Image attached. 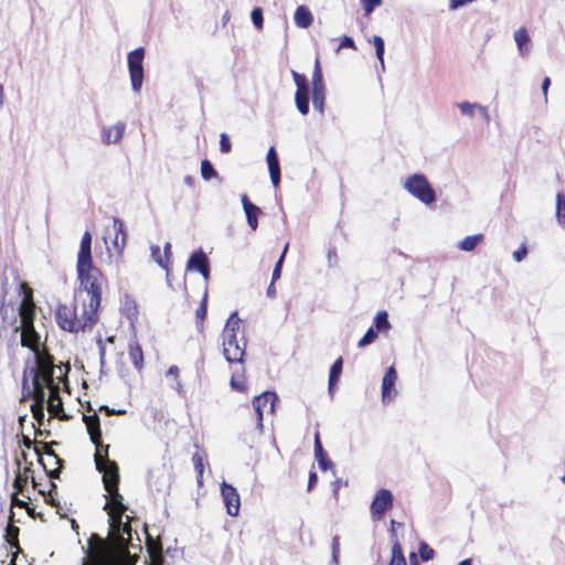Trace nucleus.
<instances>
[{"mask_svg": "<svg viewBox=\"0 0 565 565\" xmlns=\"http://www.w3.org/2000/svg\"><path fill=\"white\" fill-rule=\"evenodd\" d=\"M377 337V331L374 329V327H370L367 331L364 333V335L360 339L358 342L359 348H363L365 345H369L374 342V340Z\"/></svg>", "mask_w": 565, "mask_h": 565, "instance_id": "obj_36", "label": "nucleus"}, {"mask_svg": "<svg viewBox=\"0 0 565 565\" xmlns=\"http://www.w3.org/2000/svg\"><path fill=\"white\" fill-rule=\"evenodd\" d=\"M231 149H232V145H231L227 134L222 132L220 135V151L222 153H228L231 151Z\"/></svg>", "mask_w": 565, "mask_h": 565, "instance_id": "obj_46", "label": "nucleus"}, {"mask_svg": "<svg viewBox=\"0 0 565 565\" xmlns=\"http://www.w3.org/2000/svg\"><path fill=\"white\" fill-rule=\"evenodd\" d=\"M198 271L204 277V279H209V276H210V266H209V264L206 266L200 267Z\"/></svg>", "mask_w": 565, "mask_h": 565, "instance_id": "obj_63", "label": "nucleus"}, {"mask_svg": "<svg viewBox=\"0 0 565 565\" xmlns=\"http://www.w3.org/2000/svg\"><path fill=\"white\" fill-rule=\"evenodd\" d=\"M268 164V170H269V175H270V180H271V183L275 188H277L279 185V182H280V166H279V160L278 161H274V162H267Z\"/></svg>", "mask_w": 565, "mask_h": 565, "instance_id": "obj_33", "label": "nucleus"}, {"mask_svg": "<svg viewBox=\"0 0 565 565\" xmlns=\"http://www.w3.org/2000/svg\"><path fill=\"white\" fill-rule=\"evenodd\" d=\"M323 452H324V449H323L322 444L320 441L319 433L317 431L315 434V456L321 455Z\"/></svg>", "mask_w": 565, "mask_h": 565, "instance_id": "obj_52", "label": "nucleus"}, {"mask_svg": "<svg viewBox=\"0 0 565 565\" xmlns=\"http://www.w3.org/2000/svg\"><path fill=\"white\" fill-rule=\"evenodd\" d=\"M278 401V396L275 392L265 391L262 394L257 395L253 401V406L256 413L257 424L256 427L259 433H263L264 428V408L269 405V412L274 413L275 404Z\"/></svg>", "mask_w": 565, "mask_h": 565, "instance_id": "obj_9", "label": "nucleus"}, {"mask_svg": "<svg viewBox=\"0 0 565 565\" xmlns=\"http://www.w3.org/2000/svg\"><path fill=\"white\" fill-rule=\"evenodd\" d=\"M375 330L377 332L387 331L391 329V323L388 321V315L386 311H379L374 318Z\"/></svg>", "mask_w": 565, "mask_h": 565, "instance_id": "obj_30", "label": "nucleus"}, {"mask_svg": "<svg viewBox=\"0 0 565 565\" xmlns=\"http://www.w3.org/2000/svg\"><path fill=\"white\" fill-rule=\"evenodd\" d=\"M192 461L194 465V469L198 472V483L202 484V477H203V470H204L203 457L199 452H195L192 457Z\"/></svg>", "mask_w": 565, "mask_h": 565, "instance_id": "obj_38", "label": "nucleus"}, {"mask_svg": "<svg viewBox=\"0 0 565 565\" xmlns=\"http://www.w3.org/2000/svg\"><path fill=\"white\" fill-rule=\"evenodd\" d=\"M241 319L235 311L228 317L222 331L223 355L230 363H242L245 355L246 342L241 343L237 339Z\"/></svg>", "mask_w": 565, "mask_h": 565, "instance_id": "obj_4", "label": "nucleus"}, {"mask_svg": "<svg viewBox=\"0 0 565 565\" xmlns=\"http://www.w3.org/2000/svg\"><path fill=\"white\" fill-rule=\"evenodd\" d=\"M473 0H451V9H458L461 6L472 2Z\"/></svg>", "mask_w": 565, "mask_h": 565, "instance_id": "obj_60", "label": "nucleus"}, {"mask_svg": "<svg viewBox=\"0 0 565 565\" xmlns=\"http://www.w3.org/2000/svg\"><path fill=\"white\" fill-rule=\"evenodd\" d=\"M151 256L153 258V260L162 268L167 269L168 270V260H163L162 257H161V250H160V247L158 245H152L151 246Z\"/></svg>", "mask_w": 565, "mask_h": 565, "instance_id": "obj_43", "label": "nucleus"}, {"mask_svg": "<svg viewBox=\"0 0 565 565\" xmlns=\"http://www.w3.org/2000/svg\"><path fill=\"white\" fill-rule=\"evenodd\" d=\"M47 409L51 414L54 416L61 417V413L63 412V403L60 396H57V399L54 401H47Z\"/></svg>", "mask_w": 565, "mask_h": 565, "instance_id": "obj_41", "label": "nucleus"}, {"mask_svg": "<svg viewBox=\"0 0 565 565\" xmlns=\"http://www.w3.org/2000/svg\"><path fill=\"white\" fill-rule=\"evenodd\" d=\"M216 171L214 169V167L212 166V163L207 160V159H204L202 162H201V175L204 180H210L211 178L213 177H216Z\"/></svg>", "mask_w": 565, "mask_h": 565, "instance_id": "obj_35", "label": "nucleus"}, {"mask_svg": "<svg viewBox=\"0 0 565 565\" xmlns=\"http://www.w3.org/2000/svg\"><path fill=\"white\" fill-rule=\"evenodd\" d=\"M363 9L366 14H370L374 9L382 3V0H361Z\"/></svg>", "mask_w": 565, "mask_h": 565, "instance_id": "obj_48", "label": "nucleus"}, {"mask_svg": "<svg viewBox=\"0 0 565 565\" xmlns=\"http://www.w3.org/2000/svg\"><path fill=\"white\" fill-rule=\"evenodd\" d=\"M209 264L207 257L205 253L200 248L199 250L194 252L186 264L188 270H199L200 267L206 266Z\"/></svg>", "mask_w": 565, "mask_h": 565, "instance_id": "obj_21", "label": "nucleus"}, {"mask_svg": "<svg viewBox=\"0 0 565 565\" xmlns=\"http://www.w3.org/2000/svg\"><path fill=\"white\" fill-rule=\"evenodd\" d=\"M339 554H340V537L339 535H334L331 542V564H339Z\"/></svg>", "mask_w": 565, "mask_h": 565, "instance_id": "obj_40", "label": "nucleus"}, {"mask_svg": "<svg viewBox=\"0 0 565 565\" xmlns=\"http://www.w3.org/2000/svg\"><path fill=\"white\" fill-rule=\"evenodd\" d=\"M295 84L297 86V89L306 90L309 88L307 78L305 75L297 73L296 71H291Z\"/></svg>", "mask_w": 565, "mask_h": 565, "instance_id": "obj_45", "label": "nucleus"}, {"mask_svg": "<svg viewBox=\"0 0 565 565\" xmlns=\"http://www.w3.org/2000/svg\"><path fill=\"white\" fill-rule=\"evenodd\" d=\"M514 41L520 55L527 56L531 52V39L525 28L522 26L514 32Z\"/></svg>", "mask_w": 565, "mask_h": 565, "instance_id": "obj_17", "label": "nucleus"}, {"mask_svg": "<svg viewBox=\"0 0 565 565\" xmlns=\"http://www.w3.org/2000/svg\"><path fill=\"white\" fill-rule=\"evenodd\" d=\"M83 420L90 440L96 447V468L103 473L104 488L108 493L104 510L109 516L110 527L119 532L116 543L105 541L96 533L92 534L86 553L92 558L94 565H124V559L129 554L125 535L129 539L131 537V527L128 523L122 522V515L127 507L124 504L122 495L118 491L119 468L115 461L108 458L109 446L102 445L100 420L97 414L84 415Z\"/></svg>", "mask_w": 565, "mask_h": 565, "instance_id": "obj_1", "label": "nucleus"}, {"mask_svg": "<svg viewBox=\"0 0 565 565\" xmlns=\"http://www.w3.org/2000/svg\"><path fill=\"white\" fill-rule=\"evenodd\" d=\"M35 452L39 455V461L40 463L43 466V468L45 469V471L47 472V475L51 477V478H57L60 471L58 469H55V470H52V471H49L47 470V465L44 462L43 458L41 457V454H40V450L38 448H35Z\"/></svg>", "mask_w": 565, "mask_h": 565, "instance_id": "obj_50", "label": "nucleus"}, {"mask_svg": "<svg viewBox=\"0 0 565 565\" xmlns=\"http://www.w3.org/2000/svg\"><path fill=\"white\" fill-rule=\"evenodd\" d=\"M482 239V234L466 236L462 241L459 242L458 248L463 252H472Z\"/></svg>", "mask_w": 565, "mask_h": 565, "instance_id": "obj_25", "label": "nucleus"}, {"mask_svg": "<svg viewBox=\"0 0 565 565\" xmlns=\"http://www.w3.org/2000/svg\"><path fill=\"white\" fill-rule=\"evenodd\" d=\"M295 103L301 115L309 113V88L306 90L297 89L295 94Z\"/></svg>", "mask_w": 565, "mask_h": 565, "instance_id": "obj_22", "label": "nucleus"}, {"mask_svg": "<svg viewBox=\"0 0 565 565\" xmlns=\"http://www.w3.org/2000/svg\"><path fill=\"white\" fill-rule=\"evenodd\" d=\"M311 82H312V90L326 89L319 60H316Z\"/></svg>", "mask_w": 565, "mask_h": 565, "instance_id": "obj_31", "label": "nucleus"}, {"mask_svg": "<svg viewBox=\"0 0 565 565\" xmlns=\"http://www.w3.org/2000/svg\"><path fill=\"white\" fill-rule=\"evenodd\" d=\"M113 231L115 235L113 239V246L118 254H121L127 241V232L121 218L113 216Z\"/></svg>", "mask_w": 565, "mask_h": 565, "instance_id": "obj_14", "label": "nucleus"}, {"mask_svg": "<svg viewBox=\"0 0 565 565\" xmlns=\"http://www.w3.org/2000/svg\"><path fill=\"white\" fill-rule=\"evenodd\" d=\"M33 359L34 365L24 370L23 385H25L28 372L32 377V382L52 384L54 382V365L52 358L43 352H35Z\"/></svg>", "mask_w": 565, "mask_h": 565, "instance_id": "obj_5", "label": "nucleus"}, {"mask_svg": "<svg viewBox=\"0 0 565 565\" xmlns=\"http://www.w3.org/2000/svg\"><path fill=\"white\" fill-rule=\"evenodd\" d=\"M76 271L79 286L75 291V301H82V305L88 309V312L98 318L104 276L93 264L92 235L88 231L84 232L81 239Z\"/></svg>", "mask_w": 565, "mask_h": 565, "instance_id": "obj_2", "label": "nucleus"}, {"mask_svg": "<svg viewBox=\"0 0 565 565\" xmlns=\"http://www.w3.org/2000/svg\"><path fill=\"white\" fill-rule=\"evenodd\" d=\"M343 47H352V49L355 47L354 41L351 36L344 35L342 38L339 49H343Z\"/></svg>", "mask_w": 565, "mask_h": 565, "instance_id": "obj_53", "label": "nucleus"}, {"mask_svg": "<svg viewBox=\"0 0 565 565\" xmlns=\"http://www.w3.org/2000/svg\"><path fill=\"white\" fill-rule=\"evenodd\" d=\"M20 291L22 292V300L19 307L21 327L33 324L35 316V305L33 301L32 289L25 284H20Z\"/></svg>", "mask_w": 565, "mask_h": 565, "instance_id": "obj_8", "label": "nucleus"}, {"mask_svg": "<svg viewBox=\"0 0 565 565\" xmlns=\"http://www.w3.org/2000/svg\"><path fill=\"white\" fill-rule=\"evenodd\" d=\"M317 481H318V476H317V473H316V472H313V471H311V472L309 473L308 491H311V490H312V488L316 486Z\"/></svg>", "mask_w": 565, "mask_h": 565, "instance_id": "obj_57", "label": "nucleus"}, {"mask_svg": "<svg viewBox=\"0 0 565 565\" xmlns=\"http://www.w3.org/2000/svg\"><path fill=\"white\" fill-rule=\"evenodd\" d=\"M15 463H17L18 472H17V476L14 478L13 486H14L15 489L22 490L23 487L28 482L29 476L28 475H23L22 471L20 470V467H21V459L20 458L15 459Z\"/></svg>", "mask_w": 565, "mask_h": 565, "instance_id": "obj_34", "label": "nucleus"}, {"mask_svg": "<svg viewBox=\"0 0 565 565\" xmlns=\"http://www.w3.org/2000/svg\"><path fill=\"white\" fill-rule=\"evenodd\" d=\"M122 311L131 322L138 318V305L129 295H126L124 298Z\"/></svg>", "mask_w": 565, "mask_h": 565, "instance_id": "obj_23", "label": "nucleus"}, {"mask_svg": "<svg viewBox=\"0 0 565 565\" xmlns=\"http://www.w3.org/2000/svg\"><path fill=\"white\" fill-rule=\"evenodd\" d=\"M555 216L558 224L565 226V194L563 192L556 194Z\"/></svg>", "mask_w": 565, "mask_h": 565, "instance_id": "obj_27", "label": "nucleus"}, {"mask_svg": "<svg viewBox=\"0 0 565 565\" xmlns=\"http://www.w3.org/2000/svg\"><path fill=\"white\" fill-rule=\"evenodd\" d=\"M478 110L481 113V115L483 116V118L486 119V121H489L490 120V115L488 113V109L487 107L482 106L479 104V107H478Z\"/></svg>", "mask_w": 565, "mask_h": 565, "instance_id": "obj_64", "label": "nucleus"}, {"mask_svg": "<svg viewBox=\"0 0 565 565\" xmlns=\"http://www.w3.org/2000/svg\"><path fill=\"white\" fill-rule=\"evenodd\" d=\"M372 42H373L374 47H375L376 57L380 61L381 71H384L385 70V64H384L385 44H384V40L380 35H373Z\"/></svg>", "mask_w": 565, "mask_h": 565, "instance_id": "obj_28", "label": "nucleus"}, {"mask_svg": "<svg viewBox=\"0 0 565 565\" xmlns=\"http://www.w3.org/2000/svg\"><path fill=\"white\" fill-rule=\"evenodd\" d=\"M397 380V373L394 366H390L382 380V402L384 404L391 403L397 395L395 390V383Z\"/></svg>", "mask_w": 565, "mask_h": 565, "instance_id": "obj_12", "label": "nucleus"}, {"mask_svg": "<svg viewBox=\"0 0 565 565\" xmlns=\"http://www.w3.org/2000/svg\"><path fill=\"white\" fill-rule=\"evenodd\" d=\"M49 390H50V396L47 398V401H56L57 399V396H60V393H58V386L54 384V382L52 383L51 386H49Z\"/></svg>", "mask_w": 565, "mask_h": 565, "instance_id": "obj_54", "label": "nucleus"}, {"mask_svg": "<svg viewBox=\"0 0 565 565\" xmlns=\"http://www.w3.org/2000/svg\"><path fill=\"white\" fill-rule=\"evenodd\" d=\"M294 20L298 28L307 29L311 25L313 17L307 7L300 6L296 9Z\"/></svg>", "mask_w": 565, "mask_h": 565, "instance_id": "obj_20", "label": "nucleus"}, {"mask_svg": "<svg viewBox=\"0 0 565 565\" xmlns=\"http://www.w3.org/2000/svg\"><path fill=\"white\" fill-rule=\"evenodd\" d=\"M100 411H105L107 413V415L125 414L126 413V411H124V409H119L118 412H115L114 409L109 408L107 405H102Z\"/></svg>", "mask_w": 565, "mask_h": 565, "instance_id": "obj_62", "label": "nucleus"}, {"mask_svg": "<svg viewBox=\"0 0 565 565\" xmlns=\"http://www.w3.org/2000/svg\"><path fill=\"white\" fill-rule=\"evenodd\" d=\"M266 160H267V162L278 161V156H277L275 147L271 146L268 149V152H267V156H266Z\"/></svg>", "mask_w": 565, "mask_h": 565, "instance_id": "obj_55", "label": "nucleus"}, {"mask_svg": "<svg viewBox=\"0 0 565 565\" xmlns=\"http://www.w3.org/2000/svg\"><path fill=\"white\" fill-rule=\"evenodd\" d=\"M55 318L61 329L73 333L92 329L98 319L92 316L83 305L81 316H77V303L73 307L60 305L55 310Z\"/></svg>", "mask_w": 565, "mask_h": 565, "instance_id": "obj_3", "label": "nucleus"}, {"mask_svg": "<svg viewBox=\"0 0 565 565\" xmlns=\"http://www.w3.org/2000/svg\"><path fill=\"white\" fill-rule=\"evenodd\" d=\"M326 89L312 90L313 108L320 114H324Z\"/></svg>", "mask_w": 565, "mask_h": 565, "instance_id": "obj_29", "label": "nucleus"}, {"mask_svg": "<svg viewBox=\"0 0 565 565\" xmlns=\"http://www.w3.org/2000/svg\"><path fill=\"white\" fill-rule=\"evenodd\" d=\"M221 493L226 507V512L231 516H236L241 508V499L237 490L232 484L223 481L221 484Z\"/></svg>", "mask_w": 565, "mask_h": 565, "instance_id": "obj_11", "label": "nucleus"}, {"mask_svg": "<svg viewBox=\"0 0 565 565\" xmlns=\"http://www.w3.org/2000/svg\"><path fill=\"white\" fill-rule=\"evenodd\" d=\"M44 406L45 405H40V404H32L31 405V411H32V414H33V417L40 423L42 424L44 417H45V414H44Z\"/></svg>", "mask_w": 565, "mask_h": 565, "instance_id": "obj_47", "label": "nucleus"}, {"mask_svg": "<svg viewBox=\"0 0 565 565\" xmlns=\"http://www.w3.org/2000/svg\"><path fill=\"white\" fill-rule=\"evenodd\" d=\"M21 343L23 347L30 348L33 352H41L39 350L40 337L34 329V324L21 327Z\"/></svg>", "mask_w": 565, "mask_h": 565, "instance_id": "obj_16", "label": "nucleus"}, {"mask_svg": "<svg viewBox=\"0 0 565 565\" xmlns=\"http://www.w3.org/2000/svg\"><path fill=\"white\" fill-rule=\"evenodd\" d=\"M32 385H33L32 394H33V398H34L33 404L45 405V403L47 402L45 390L49 388V386H51L52 384H44L41 382H32Z\"/></svg>", "mask_w": 565, "mask_h": 565, "instance_id": "obj_24", "label": "nucleus"}, {"mask_svg": "<svg viewBox=\"0 0 565 565\" xmlns=\"http://www.w3.org/2000/svg\"><path fill=\"white\" fill-rule=\"evenodd\" d=\"M550 85H551V78L550 77H545L543 79L542 86H541L545 102H547V92H548Z\"/></svg>", "mask_w": 565, "mask_h": 565, "instance_id": "obj_56", "label": "nucleus"}, {"mask_svg": "<svg viewBox=\"0 0 565 565\" xmlns=\"http://www.w3.org/2000/svg\"><path fill=\"white\" fill-rule=\"evenodd\" d=\"M129 359L137 370H141L143 366V352L139 342L134 339L128 344Z\"/></svg>", "mask_w": 565, "mask_h": 565, "instance_id": "obj_18", "label": "nucleus"}, {"mask_svg": "<svg viewBox=\"0 0 565 565\" xmlns=\"http://www.w3.org/2000/svg\"><path fill=\"white\" fill-rule=\"evenodd\" d=\"M231 386L233 390L238 392H244L246 390L244 381L237 380L234 375L231 379Z\"/></svg>", "mask_w": 565, "mask_h": 565, "instance_id": "obj_49", "label": "nucleus"}, {"mask_svg": "<svg viewBox=\"0 0 565 565\" xmlns=\"http://www.w3.org/2000/svg\"><path fill=\"white\" fill-rule=\"evenodd\" d=\"M126 124L124 121H118L113 126H105L102 129V141L105 145L118 143L125 134Z\"/></svg>", "mask_w": 565, "mask_h": 565, "instance_id": "obj_13", "label": "nucleus"}, {"mask_svg": "<svg viewBox=\"0 0 565 565\" xmlns=\"http://www.w3.org/2000/svg\"><path fill=\"white\" fill-rule=\"evenodd\" d=\"M390 565H406L402 546L397 541H395L392 546V558Z\"/></svg>", "mask_w": 565, "mask_h": 565, "instance_id": "obj_32", "label": "nucleus"}, {"mask_svg": "<svg viewBox=\"0 0 565 565\" xmlns=\"http://www.w3.org/2000/svg\"><path fill=\"white\" fill-rule=\"evenodd\" d=\"M418 552H419L420 558L424 562L431 559L435 555L434 550L426 542H420Z\"/></svg>", "mask_w": 565, "mask_h": 565, "instance_id": "obj_42", "label": "nucleus"}, {"mask_svg": "<svg viewBox=\"0 0 565 565\" xmlns=\"http://www.w3.org/2000/svg\"><path fill=\"white\" fill-rule=\"evenodd\" d=\"M179 374H180V369L177 365L170 366L169 370L167 371V376H173L174 380L179 379Z\"/></svg>", "mask_w": 565, "mask_h": 565, "instance_id": "obj_58", "label": "nucleus"}, {"mask_svg": "<svg viewBox=\"0 0 565 565\" xmlns=\"http://www.w3.org/2000/svg\"><path fill=\"white\" fill-rule=\"evenodd\" d=\"M242 205L246 215V221L253 231L258 227V215L262 213L260 209L252 203L246 194L241 196Z\"/></svg>", "mask_w": 565, "mask_h": 565, "instance_id": "obj_15", "label": "nucleus"}, {"mask_svg": "<svg viewBox=\"0 0 565 565\" xmlns=\"http://www.w3.org/2000/svg\"><path fill=\"white\" fill-rule=\"evenodd\" d=\"M393 507V494L387 489H381L376 492L375 498L371 503L372 519L379 521L383 518L384 513Z\"/></svg>", "mask_w": 565, "mask_h": 565, "instance_id": "obj_10", "label": "nucleus"}, {"mask_svg": "<svg viewBox=\"0 0 565 565\" xmlns=\"http://www.w3.org/2000/svg\"><path fill=\"white\" fill-rule=\"evenodd\" d=\"M316 459L321 470L326 471L333 468V462L329 459L328 454L324 451L321 455H317Z\"/></svg>", "mask_w": 565, "mask_h": 565, "instance_id": "obj_44", "label": "nucleus"}, {"mask_svg": "<svg viewBox=\"0 0 565 565\" xmlns=\"http://www.w3.org/2000/svg\"><path fill=\"white\" fill-rule=\"evenodd\" d=\"M478 107H479V104H477V103L462 102V103L458 104V108L460 109V113L468 117H473Z\"/></svg>", "mask_w": 565, "mask_h": 565, "instance_id": "obj_37", "label": "nucleus"}, {"mask_svg": "<svg viewBox=\"0 0 565 565\" xmlns=\"http://www.w3.org/2000/svg\"><path fill=\"white\" fill-rule=\"evenodd\" d=\"M404 189L422 203L429 205L436 201V193L426 175L415 173L406 178Z\"/></svg>", "mask_w": 565, "mask_h": 565, "instance_id": "obj_6", "label": "nucleus"}, {"mask_svg": "<svg viewBox=\"0 0 565 565\" xmlns=\"http://www.w3.org/2000/svg\"><path fill=\"white\" fill-rule=\"evenodd\" d=\"M527 254V248L525 245H522L518 250L513 253V258L515 262L520 263L525 258Z\"/></svg>", "mask_w": 565, "mask_h": 565, "instance_id": "obj_51", "label": "nucleus"}, {"mask_svg": "<svg viewBox=\"0 0 565 565\" xmlns=\"http://www.w3.org/2000/svg\"><path fill=\"white\" fill-rule=\"evenodd\" d=\"M391 525H392V529H391V537H392V540H394V542H395V541H397V540H396V531H395V527H397V526H402V523H401V522H397V521H395V520H392V521H391Z\"/></svg>", "mask_w": 565, "mask_h": 565, "instance_id": "obj_59", "label": "nucleus"}, {"mask_svg": "<svg viewBox=\"0 0 565 565\" xmlns=\"http://www.w3.org/2000/svg\"><path fill=\"white\" fill-rule=\"evenodd\" d=\"M206 312H207V291L204 292V296L195 311L196 324H198V329L200 332L203 331V328H204L203 321L205 319Z\"/></svg>", "mask_w": 565, "mask_h": 565, "instance_id": "obj_26", "label": "nucleus"}, {"mask_svg": "<svg viewBox=\"0 0 565 565\" xmlns=\"http://www.w3.org/2000/svg\"><path fill=\"white\" fill-rule=\"evenodd\" d=\"M343 367V359L338 358L330 367L329 372V383H328V392L331 396L334 394V388L339 381Z\"/></svg>", "mask_w": 565, "mask_h": 565, "instance_id": "obj_19", "label": "nucleus"}, {"mask_svg": "<svg viewBox=\"0 0 565 565\" xmlns=\"http://www.w3.org/2000/svg\"><path fill=\"white\" fill-rule=\"evenodd\" d=\"M145 57V49L138 47L128 53V68L131 81V87L135 93H139L143 83V66L142 61Z\"/></svg>", "mask_w": 565, "mask_h": 565, "instance_id": "obj_7", "label": "nucleus"}, {"mask_svg": "<svg viewBox=\"0 0 565 565\" xmlns=\"http://www.w3.org/2000/svg\"><path fill=\"white\" fill-rule=\"evenodd\" d=\"M287 249H288V244H286L284 250H282V254L280 255L279 259L277 260L276 265H275V268H278L281 270V267H282V263H284V259H285V255L287 253Z\"/></svg>", "mask_w": 565, "mask_h": 565, "instance_id": "obj_61", "label": "nucleus"}, {"mask_svg": "<svg viewBox=\"0 0 565 565\" xmlns=\"http://www.w3.org/2000/svg\"><path fill=\"white\" fill-rule=\"evenodd\" d=\"M250 19L256 29L262 30L264 24L263 9L256 7L250 12Z\"/></svg>", "mask_w": 565, "mask_h": 565, "instance_id": "obj_39", "label": "nucleus"}]
</instances>
